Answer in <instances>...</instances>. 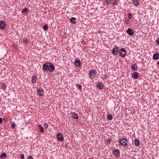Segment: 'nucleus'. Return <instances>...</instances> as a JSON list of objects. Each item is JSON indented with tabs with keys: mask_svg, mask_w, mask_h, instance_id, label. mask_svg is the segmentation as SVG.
<instances>
[{
	"mask_svg": "<svg viewBox=\"0 0 159 159\" xmlns=\"http://www.w3.org/2000/svg\"><path fill=\"white\" fill-rule=\"evenodd\" d=\"M43 69L45 70H49L50 72H53L55 69L54 65L51 63L47 62L43 64Z\"/></svg>",
	"mask_w": 159,
	"mask_h": 159,
	"instance_id": "1",
	"label": "nucleus"
},
{
	"mask_svg": "<svg viewBox=\"0 0 159 159\" xmlns=\"http://www.w3.org/2000/svg\"><path fill=\"white\" fill-rule=\"evenodd\" d=\"M128 142L127 139L125 138H121L119 140L118 143L120 146L126 147L128 145Z\"/></svg>",
	"mask_w": 159,
	"mask_h": 159,
	"instance_id": "2",
	"label": "nucleus"
},
{
	"mask_svg": "<svg viewBox=\"0 0 159 159\" xmlns=\"http://www.w3.org/2000/svg\"><path fill=\"white\" fill-rule=\"evenodd\" d=\"M126 53V51L124 48H121L119 51V54L120 56L122 57H125Z\"/></svg>",
	"mask_w": 159,
	"mask_h": 159,
	"instance_id": "3",
	"label": "nucleus"
},
{
	"mask_svg": "<svg viewBox=\"0 0 159 159\" xmlns=\"http://www.w3.org/2000/svg\"><path fill=\"white\" fill-rule=\"evenodd\" d=\"M57 140L60 142L63 141L64 138L63 136L60 133H58L56 136Z\"/></svg>",
	"mask_w": 159,
	"mask_h": 159,
	"instance_id": "4",
	"label": "nucleus"
},
{
	"mask_svg": "<svg viewBox=\"0 0 159 159\" xmlns=\"http://www.w3.org/2000/svg\"><path fill=\"white\" fill-rule=\"evenodd\" d=\"M96 72L95 70H90L89 72V75H90V77L91 79H93L95 77V73Z\"/></svg>",
	"mask_w": 159,
	"mask_h": 159,
	"instance_id": "5",
	"label": "nucleus"
},
{
	"mask_svg": "<svg viewBox=\"0 0 159 159\" xmlns=\"http://www.w3.org/2000/svg\"><path fill=\"white\" fill-rule=\"evenodd\" d=\"M37 91L40 96H42L44 93L43 90L41 88H38Z\"/></svg>",
	"mask_w": 159,
	"mask_h": 159,
	"instance_id": "6",
	"label": "nucleus"
},
{
	"mask_svg": "<svg viewBox=\"0 0 159 159\" xmlns=\"http://www.w3.org/2000/svg\"><path fill=\"white\" fill-rule=\"evenodd\" d=\"M6 24L5 22L3 21H0V28L2 30H4L5 28Z\"/></svg>",
	"mask_w": 159,
	"mask_h": 159,
	"instance_id": "7",
	"label": "nucleus"
},
{
	"mask_svg": "<svg viewBox=\"0 0 159 159\" xmlns=\"http://www.w3.org/2000/svg\"><path fill=\"white\" fill-rule=\"evenodd\" d=\"M118 47L115 46L112 50V53L114 55H116L118 53Z\"/></svg>",
	"mask_w": 159,
	"mask_h": 159,
	"instance_id": "8",
	"label": "nucleus"
},
{
	"mask_svg": "<svg viewBox=\"0 0 159 159\" xmlns=\"http://www.w3.org/2000/svg\"><path fill=\"white\" fill-rule=\"evenodd\" d=\"M75 65L78 67H79L81 65V63L80 61L78 59H75Z\"/></svg>",
	"mask_w": 159,
	"mask_h": 159,
	"instance_id": "9",
	"label": "nucleus"
},
{
	"mask_svg": "<svg viewBox=\"0 0 159 159\" xmlns=\"http://www.w3.org/2000/svg\"><path fill=\"white\" fill-rule=\"evenodd\" d=\"M127 33L129 35H132L134 34L132 30L130 28L128 29L126 31Z\"/></svg>",
	"mask_w": 159,
	"mask_h": 159,
	"instance_id": "10",
	"label": "nucleus"
},
{
	"mask_svg": "<svg viewBox=\"0 0 159 159\" xmlns=\"http://www.w3.org/2000/svg\"><path fill=\"white\" fill-rule=\"evenodd\" d=\"M132 77L135 79H136L139 78V74L137 72H134L132 75Z\"/></svg>",
	"mask_w": 159,
	"mask_h": 159,
	"instance_id": "11",
	"label": "nucleus"
},
{
	"mask_svg": "<svg viewBox=\"0 0 159 159\" xmlns=\"http://www.w3.org/2000/svg\"><path fill=\"white\" fill-rule=\"evenodd\" d=\"M153 58L155 60H157L159 59V54L158 53H156L154 54L153 56Z\"/></svg>",
	"mask_w": 159,
	"mask_h": 159,
	"instance_id": "12",
	"label": "nucleus"
},
{
	"mask_svg": "<svg viewBox=\"0 0 159 159\" xmlns=\"http://www.w3.org/2000/svg\"><path fill=\"white\" fill-rule=\"evenodd\" d=\"M71 116L72 117L75 119H78V115L75 112H72L71 113Z\"/></svg>",
	"mask_w": 159,
	"mask_h": 159,
	"instance_id": "13",
	"label": "nucleus"
},
{
	"mask_svg": "<svg viewBox=\"0 0 159 159\" xmlns=\"http://www.w3.org/2000/svg\"><path fill=\"white\" fill-rule=\"evenodd\" d=\"M96 86L98 88L100 89H102L103 87V85L101 82L98 83Z\"/></svg>",
	"mask_w": 159,
	"mask_h": 159,
	"instance_id": "14",
	"label": "nucleus"
},
{
	"mask_svg": "<svg viewBox=\"0 0 159 159\" xmlns=\"http://www.w3.org/2000/svg\"><path fill=\"white\" fill-rule=\"evenodd\" d=\"M134 145L136 146H138L139 145V141L138 139H135L134 140Z\"/></svg>",
	"mask_w": 159,
	"mask_h": 159,
	"instance_id": "15",
	"label": "nucleus"
},
{
	"mask_svg": "<svg viewBox=\"0 0 159 159\" xmlns=\"http://www.w3.org/2000/svg\"><path fill=\"white\" fill-rule=\"evenodd\" d=\"M36 77L33 75L31 79V82L32 83H36Z\"/></svg>",
	"mask_w": 159,
	"mask_h": 159,
	"instance_id": "16",
	"label": "nucleus"
},
{
	"mask_svg": "<svg viewBox=\"0 0 159 159\" xmlns=\"http://www.w3.org/2000/svg\"><path fill=\"white\" fill-rule=\"evenodd\" d=\"M137 68V66L135 64H134L132 66L131 68L133 71H135L136 70Z\"/></svg>",
	"mask_w": 159,
	"mask_h": 159,
	"instance_id": "17",
	"label": "nucleus"
},
{
	"mask_svg": "<svg viewBox=\"0 0 159 159\" xmlns=\"http://www.w3.org/2000/svg\"><path fill=\"white\" fill-rule=\"evenodd\" d=\"M114 152L116 156H119L120 155V151L118 149H116L114 151Z\"/></svg>",
	"mask_w": 159,
	"mask_h": 159,
	"instance_id": "18",
	"label": "nucleus"
},
{
	"mask_svg": "<svg viewBox=\"0 0 159 159\" xmlns=\"http://www.w3.org/2000/svg\"><path fill=\"white\" fill-rule=\"evenodd\" d=\"M38 127L39 128V131L41 132H44V129L43 127L40 125H39Z\"/></svg>",
	"mask_w": 159,
	"mask_h": 159,
	"instance_id": "19",
	"label": "nucleus"
},
{
	"mask_svg": "<svg viewBox=\"0 0 159 159\" xmlns=\"http://www.w3.org/2000/svg\"><path fill=\"white\" fill-rule=\"evenodd\" d=\"M7 154L5 153H1V155H0V157L1 158H6L7 157Z\"/></svg>",
	"mask_w": 159,
	"mask_h": 159,
	"instance_id": "20",
	"label": "nucleus"
},
{
	"mask_svg": "<svg viewBox=\"0 0 159 159\" xmlns=\"http://www.w3.org/2000/svg\"><path fill=\"white\" fill-rule=\"evenodd\" d=\"M70 21L71 23L74 24L75 23V18L72 17L70 19Z\"/></svg>",
	"mask_w": 159,
	"mask_h": 159,
	"instance_id": "21",
	"label": "nucleus"
},
{
	"mask_svg": "<svg viewBox=\"0 0 159 159\" xmlns=\"http://www.w3.org/2000/svg\"><path fill=\"white\" fill-rule=\"evenodd\" d=\"M133 4L135 6H137L139 4V2L138 0H133Z\"/></svg>",
	"mask_w": 159,
	"mask_h": 159,
	"instance_id": "22",
	"label": "nucleus"
},
{
	"mask_svg": "<svg viewBox=\"0 0 159 159\" xmlns=\"http://www.w3.org/2000/svg\"><path fill=\"white\" fill-rule=\"evenodd\" d=\"M107 118L110 120H111L112 119V116L111 114H108L107 116Z\"/></svg>",
	"mask_w": 159,
	"mask_h": 159,
	"instance_id": "23",
	"label": "nucleus"
},
{
	"mask_svg": "<svg viewBox=\"0 0 159 159\" xmlns=\"http://www.w3.org/2000/svg\"><path fill=\"white\" fill-rule=\"evenodd\" d=\"M43 28L45 31H46L48 30V27L47 25H45L43 26Z\"/></svg>",
	"mask_w": 159,
	"mask_h": 159,
	"instance_id": "24",
	"label": "nucleus"
},
{
	"mask_svg": "<svg viewBox=\"0 0 159 159\" xmlns=\"http://www.w3.org/2000/svg\"><path fill=\"white\" fill-rule=\"evenodd\" d=\"M28 9L27 8H24L22 10V12L23 13H26L28 11Z\"/></svg>",
	"mask_w": 159,
	"mask_h": 159,
	"instance_id": "25",
	"label": "nucleus"
},
{
	"mask_svg": "<svg viewBox=\"0 0 159 159\" xmlns=\"http://www.w3.org/2000/svg\"><path fill=\"white\" fill-rule=\"evenodd\" d=\"M6 86L5 84H3L2 86V89L3 90H5L6 89Z\"/></svg>",
	"mask_w": 159,
	"mask_h": 159,
	"instance_id": "26",
	"label": "nucleus"
},
{
	"mask_svg": "<svg viewBox=\"0 0 159 159\" xmlns=\"http://www.w3.org/2000/svg\"><path fill=\"white\" fill-rule=\"evenodd\" d=\"M106 2L108 4H110L111 3V0H106Z\"/></svg>",
	"mask_w": 159,
	"mask_h": 159,
	"instance_id": "27",
	"label": "nucleus"
},
{
	"mask_svg": "<svg viewBox=\"0 0 159 159\" xmlns=\"http://www.w3.org/2000/svg\"><path fill=\"white\" fill-rule=\"evenodd\" d=\"M11 126L12 128H14L15 127V126H16V125H15V123L14 122L12 123L11 124Z\"/></svg>",
	"mask_w": 159,
	"mask_h": 159,
	"instance_id": "28",
	"label": "nucleus"
},
{
	"mask_svg": "<svg viewBox=\"0 0 159 159\" xmlns=\"http://www.w3.org/2000/svg\"><path fill=\"white\" fill-rule=\"evenodd\" d=\"M77 86L79 90L81 89L82 87L81 85L80 84L77 85Z\"/></svg>",
	"mask_w": 159,
	"mask_h": 159,
	"instance_id": "29",
	"label": "nucleus"
},
{
	"mask_svg": "<svg viewBox=\"0 0 159 159\" xmlns=\"http://www.w3.org/2000/svg\"><path fill=\"white\" fill-rule=\"evenodd\" d=\"M113 3L115 5H116L117 4V2L116 0H114Z\"/></svg>",
	"mask_w": 159,
	"mask_h": 159,
	"instance_id": "30",
	"label": "nucleus"
},
{
	"mask_svg": "<svg viewBox=\"0 0 159 159\" xmlns=\"http://www.w3.org/2000/svg\"><path fill=\"white\" fill-rule=\"evenodd\" d=\"M20 157L21 159H24V155L23 154H20Z\"/></svg>",
	"mask_w": 159,
	"mask_h": 159,
	"instance_id": "31",
	"label": "nucleus"
},
{
	"mask_svg": "<svg viewBox=\"0 0 159 159\" xmlns=\"http://www.w3.org/2000/svg\"><path fill=\"white\" fill-rule=\"evenodd\" d=\"M131 13H129L128 14V17L129 19H131L132 18V16H131Z\"/></svg>",
	"mask_w": 159,
	"mask_h": 159,
	"instance_id": "32",
	"label": "nucleus"
},
{
	"mask_svg": "<svg viewBox=\"0 0 159 159\" xmlns=\"http://www.w3.org/2000/svg\"><path fill=\"white\" fill-rule=\"evenodd\" d=\"M44 126L45 128H47L48 127V125L47 123L44 124Z\"/></svg>",
	"mask_w": 159,
	"mask_h": 159,
	"instance_id": "33",
	"label": "nucleus"
},
{
	"mask_svg": "<svg viewBox=\"0 0 159 159\" xmlns=\"http://www.w3.org/2000/svg\"><path fill=\"white\" fill-rule=\"evenodd\" d=\"M156 42L158 45H159V38L157 39Z\"/></svg>",
	"mask_w": 159,
	"mask_h": 159,
	"instance_id": "34",
	"label": "nucleus"
},
{
	"mask_svg": "<svg viewBox=\"0 0 159 159\" xmlns=\"http://www.w3.org/2000/svg\"><path fill=\"white\" fill-rule=\"evenodd\" d=\"M27 159H33V157L31 156H29Z\"/></svg>",
	"mask_w": 159,
	"mask_h": 159,
	"instance_id": "35",
	"label": "nucleus"
},
{
	"mask_svg": "<svg viewBox=\"0 0 159 159\" xmlns=\"http://www.w3.org/2000/svg\"><path fill=\"white\" fill-rule=\"evenodd\" d=\"M23 42L24 43H28V41L26 39H25L23 40Z\"/></svg>",
	"mask_w": 159,
	"mask_h": 159,
	"instance_id": "36",
	"label": "nucleus"
},
{
	"mask_svg": "<svg viewBox=\"0 0 159 159\" xmlns=\"http://www.w3.org/2000/svg\"><path fill=\"white\" fill-rule=\"evenodd\" d=\"M2 118H0V124L2 123Z\"/></svg>",
	"mask_w": 159,
	"mask_h": 159,
	"instance_id": "37",
	"label": "nucleus"
},
{
	"mask_svg": "<svg viewBox=\"0 0 159 159\" xmlns=\"http://www.w3.org/2000/svg\"><path fill=\"white\" fill-rule=\"evenodd\" d=\"M107 75H103V77L105 79H106Z\"/></svg>",
	"mask_w": 159,
	"mask_h": 159,
	"instance_id": "38",
	"label": "nucleus"
},
{
	"mask_svg": "<svg viewBox=\"0 0 159 159\" xmlns=\"http://www.w3.org/2000/svg\"><path fill=\"white\" fill-rule=\"evenodd\" d=\"M7 118H3V120L4 121H7Z\"/></svg>",
	"mask_w": 159,
	"mask_h": 159,
	"instance_id": "39",
	"label": "nucleus"
},
{
	"mask_svg": "<svg viewBox=\"0 0 159 159\" xmlns=\"http://www.w3.org/2000/svg\"><path fill=\"white\" fill-rule=\"evenodd\" d=\"M157 64L159 66V61H158L157 62Z\"/></svg>",
	"mask_w": 159,
	"mask_h": 159,
	"instance_id": "40",
	"label": "nucleus"
},
{
	"mask_svg": "<svg viewBox=\"0 0 159 159\" xmlns=\"http://www.w3.org/2000/svg\"><path fill=\"white\" fill-rule=\"evenodd\" d=\"M129 20H127L126 21V22L127 23V22H129Z\"/></svg>",
	"mask_w": 159,
	"mask_h": 159,
	"instance_id": "41",
	"label": "nucleus"
},
{
	"mask_svg": "<svg viewBox=\"0 0 159 159\" xmlns=\"http://www.w3.org/2000/svg\"><path fill=\"white\" fill-rule=\"evenodd\" d=\"M98 32H99V33H100V31H98Z\"/></svg>",
	"mask_w": 159,
	"mask_h": 159,
	"instance_id": "42",
	"label": "nucleus"
},
{
	"mask_svg": "<svg viewBox=\"0 0 159 159\" xmlns=\"http://www.w3.org/2000/svg\"><path fill=\"white\" fill-rule=\"evenodd\" d=\"M98 32H99V33H100V31H98Z\"/></svg>",
	"mask_w": 159,
	"mask_h": 159,
	"instance_id": "43",
	"label": "nucleus"
},
{
	"mask_svg": "<svg viewBox=\"0 0 159 159\" xmlns=\"http://www.w3.org/2000/svg\"><path fill=\"white\" fill-rule=\"evenodd\" d=\"M89 159H91L90 158H89Z\"/></svg>",
	"mask_w": 159,
	"mask_h": 159,
	"instance_id": "44",
	"label": "nucleus"
}]
</instances>
